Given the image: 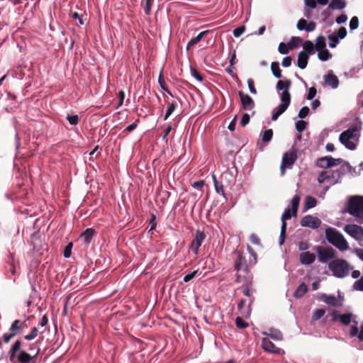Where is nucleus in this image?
<instances>
[{"instance_id":"nucleus-16","label":"nucleus","mask_w":363,"mask_h":363,"mask_svg":"<svg viewBox=\"0 0 363 363\" xmlns=\"http://www.w3.org/2000/svg\"><path fill=\"white\" fill-rule=\"evenodd\" d=\"M239 96L244 110L250 111L254 108L255 105V102L248 94H244L242 91H240Z\"/></svg>"},{"instance_id":"nucleus-9","label":"nucleus","mask_w":363,"mask_h":363,"mask_svg":"<svg viewBox=\"0 0 363 363\" xmlns=\"http://www.w3.org/2000/svg\"><path fill=\"white\" fill-rule=\"evenodd\" d=\"M297 160V150L293 146L283 155L281 164V172L284 175L286 168H291Z\"/></svg>"},{"instance_id":"nucleus-46","label":"nucleus","mask_w":363,"mask_h":363,"mask_svg":"<svg viewBox=\"0 0 363 363\" xmlns=\"http://www.w3.org/2000/svg\"><path fill=\"white\" fill-rule=\"evenodd\" d=\"M325 313V311L322 308L316 309L313 313L312 318L313 320H318L322 318Z\"/></svg>"},{"instance_id":"nucleus-10","label":"nucleus","mask_w":363,"mask_h":363,"mask_svg":"<svg viewBox=\"0 0 363 363\" xmlns=\"http://www.w3.org/2000/svg\"><path fill=\"white\" fill-rule=\"evenodd\" d=\"M301 197L299 195H295L291 200V208H286L281 216V223H286L292 216H296L297 211L299 206Z\"/></svg>"},{"instance_id":"nucleus-58","label":"nucleus","mask_w":363,"mask_h":363,"mask_svg":"<svg viewBox=\"0 0 363 363\" xmlns=\"http://www.w3.org/2000/svg\"><path fill=\"white\" fill-rule=\"evenodd\" d=\"M250 122V115L248 113H244L242 116L241 120H240V125L242 127H245L246 125H247Z\"/></svg>"},{"instance_id":"nucleus-56","label":"nucleus","mask_w":363,"mask_h":363,"mask_svg":"<svg viewBox=\"0 0 363 363\" xmlns=\"http://www.w3.org/2000/svg\"><path fill=\"white\" fill-rule=\"evenodd\" d=\"M247 85H248V87H249V89H250V91L253 94H257V89L255 86V82H254V80L252 79H247Z\"/></svg>"},{"instance_id":"nucleus-45","label":"nucleus","mask_w":363,"mask_h":363,"mask_svg":"<svg viewBox=\"0 0 363 363\" xmlns=\"http://www.w3.org/2000/svg\"><path fill=\"white\" fill-rule=\"evenodd\" d=\"M273 136V130L272 129L266 130L262 135V141L264 143L269 142Z\"/></svg>"},{"instance_id":"nucleus-38","label":"nucleus","mask_w":363,"mask_h":363,"mask_svg":"<svg viewBox=\"0 0 363 363\" xmlns=\"http://www.w3.org/2000/svg\"><path fill=\"white\" fill-rule=\"evenodd\" d=\"M69 16L73 20H78L79 23H76L78 26L84 25L86 20L84 15H80L77 12H71Z\"/></svg>"},{"instance_id":"nucleus-51","label":"nucleus","mask_w":363,"mask_h":363,"mask_svg":"<svg viewBox=\"0 0 363 363\" xmlns=\"http://www.w3.org/2000/svg\"><path fill=\"white\" fill-rule=\"evenodd\" d=\"M198 273H200V274H201V272H199V269H196V270H195V271L192 272L191 273H190V274H188L185 275V276L184 277V279H183L184 281V282H189V281H191V279H193L196 276V274H197Z\"/></svg>"},{"instance_id":"nucleus-41","label":"nucleus","mask_w":363,"mask_h":363,"mask_svg":"<svg viewBox=\"0 0 363 363\" xmlns=\"http://www.w3.org/2000/svg\"><path fill=\"white\" fill-rule=\"evenodd\" d=\"M177 107V103L175 101H172L168 104L167 108L166 110V113L164 117V120L166 121L170 115L174 112Z\"/></svg>"},{"instance_id":"nucleus-39","label":"nucleus","mask_w":363,"mask_h":363,"mask_svg":"<svg viewBox=\"0 0 363 363\" xmlns=\"http://www.w3.org/2000/svg\"><path fill=\"white\" fill-rule=\"evenodd\" d=\"M38 329L36 327H33L28 334L23 336V338L27 341H31L38 336Z\"/></svg>"},{"instance_id":"nucleus-12","label":"nucleus","mask_w":363,"mask_h":363,"mask_svg":"<svg viewBox=\"0 0 363 363\" xmlns=\"http://www.w3.org/2000/svg\"><path fill=\"white\" fill-rule=\"evenodd\" d=\"M342 162L343 160L341 158L335 159L332 157L325 156L318 158L315 164L320 168L327 169L340 164Z\"/></svg>"},{"instance_id":"nucleus-35","label":"nucleus","mask_w":363,"mask_h":363,"mask_svg":"<svg viewBox=\"0 0 363 363\" xmlns=\"http://www.w3.org/2000/svg\"><path fill=\"white\" fill-rule=\"evenodd\" d=\"M295 47V45H291V43H289L286 44L284 43H281L279 45V52L281 54L285 55L287 54L289 50H292Z\"/></svg>"},{"instance_id":"nucleus-2","label":"nucleus","mask_w":363,"mask_h":363,"mask_svg":"<svg viewBox=\"0 0 363 363\" xmlns=\"http://www.w3.org/2000/svg\"><path fill=\"white\" fill-rule=\"evenodd\" d=\"M235 255L236 257L234 259V269L237 272L235 279L236 282H252V274L250 272L246 257L243 255L242 252L239 251L237 252Z\"/></svg>"},{"instance_id":"nucleus-62","label":"nucleus","mask_w":363,"mask_h":363,"mask_svg":"<svg viewBox=\"0 0 363 363\" xmlns=\"http://www.w3.org/2000/svg\"><path fill=\"white\" fill-rule=\"evenodd\" d=\"M347 16L345 13H342L336 18V23L337 24H342V23H345L347 21Z\"/></svg>"},{"instance_id":"nucleus-47","label":"nucleus","mask_w":363,"mask_h":363,"mask_svg":"<svg viewBox=\"0 0 363 363\" xmlns=\"http://www.w3.org/2000/svg\"><path fill=\"white\" fill-rule=\"evenodd\" d=\"M66 119L68 121L69 123L72 125H76L78 124L79 121V118L77 115H67Z\"/></svg>"},{"instance_id":"nucleus-8","label":"nucleus","mask_w":363,"mask_h":363,"mask_svg":"<svg viewBox=\"0 0 363 363\" xmlns=\"http://www.w3.org/2000/svg\"><path fill=\"white\" fill-rule=\"evenodd\" d=\"M281 104H279L274 111L272 115V120L277 121L279 116L286 111L291 103V94L289 91H283L281 94Z\"/></svg>"},{"instance_id":"nucleus-33","label":"nucleus","mask_w":363,"mask_h":363,"mask_svg":"<svg viewBox=\"0 0 363 363\" xmlns=\"http://www.w3.org/2000/svg\"><path fill=\"white\" fill-rule=\"evenodd\" d=\"M20 324L21 320L16 319L11 323L9 328V331L12 333L14 335V336L22 333Z\"/></svg>"},{"instance_id":"nucleus-59","label":"nucleus","mask_w":363,"mask_h":363,"mask_svg":"<svg viewBox=\"0 0 363 363\" xmlns=\"http://www.w3.org/2000/svg\"><path fill=\"white\" fill-rule=\"evenodd\" d=\"M316 93H317L316 89L315 87H313V86L311 87L308 89V92L306 99L308 100H312L315 97Z\"/></svg>"},{"instance_id":"nucleus-24","label":"nucleus","mask_w":363,"mask_h":363,"mask_svg":"<svg viewBox=\"0 0 363 363\" xmlns=\"http://www.w3.org/2000/svg\"><path fill=\"white\" fill-rule=\"evenodd\" d=\"M262 334L269 336L271 338L277 341H279L283 339V335L281 332L274 328H270L269 333L263 332Z\"/></svg>"},{"instance_id":"nucleus-49","label":"nucleus","mask_w":363,"mask_h":363,"mask_svg":"<svg viewBox=\"0 0 363 363\" xmlns=\"http://www.w3.org/2000/svg\"><path fill=\"white\" fill-rule=\"evenodd\" d=\"M307 126V123L305 121L300 120L296 123V129L299 133L303 132Z\"/></svg>"},{"instance_id":"nucleus-3","label":"nucleus","mask_w":363,"mask_h":363,"mask_svg":"<svg viewBox=\"0 0 363 363\" xmlns=\"http://www.w3.org/2000/svg\"><path fill=\"white\" fill-rule=\"evenodd\" d=\"M353 315L351 313H347L342 315H340L337 311H334L332 313V319L333 321L340 320L343 325H349L351 322L354 324L351 326L350 330V335L351 337H357L359 340L363 341V322L361 325L360 332H359L357 327V321L352 320Z\"/></svg>"},{"instance_id":"nucleus-42","label":"nucleus","mask_w":363,"mask_h":363,"mask_svg":"<svg viewBox=\"0 0 363 363\" xmlns=\"http://www.w3.org/2000/svg\"><path fill=\"white\" fill-rule=\"evenodd\" d=\"M235 325L239 329H245L249 326V323L244 320L241 317L235 318Z\"/></svg>"},{"instance_id":"nucleus-32","label":"nucleus","mask_w":363,"mask_h":363,"mask_svg":"<svg viewBox=\"0 0 363 363\" xmlns=\"http://www.w3.org/2000/svg\"><path fill=\"white\" fill-rule=\"evenodd\" d=\"M308 291L307 285L305 283H301L296 289L294 296L296 298L302 297Z\"/></svg>"},{"instance_id":"nucleus-29","label":"nucleus","mask_w":363,"mask_h":363,"mask_svg":"<svg viewBox=\"0 0 363 363\" xmlns=\"http://www.w3.org/2000/svg\"><path fill=\"white\" fill-rule=\"evenodd\" d=\"M212 178H213V184H214V187H215V190H216V193L220 194L225 199H226L225 194V192L223 190V184H222V182H218L217 180L216 175H214V174L212 175Z\"/></svg>"},{"instance_id":"nucleus-30","label":"nucleus","mask_w":363,"mask_h":363,"mask_svg":"<svg viewBox=\"0 0 363 363\" xmlns=\"http://www.w3.org/2000/svg\"><path fill=\"white\" fill-rule=\"evenodd\" d=\"M346 6L345 0H332L329 4V8L335 10H342Z\"/></svg>"},{"instance_id":"nucleus-61","label":"nucleus","mask_w":363,"mask_h":363,"mask_svg":"<svg viewBox=\"0 0 363 363\" xmlns=\"http://www.w3.org/2000/svg\"><path fill=\"white\" fill-rule=\"evenodd\" d=\"M72 247V243L69 242L65 248L64 250V257L68 258L71 255V250Z\"/></svg>"},{"instance_id":"nucleus-48","label":"nucleus","mask_w":363,"mask_h":363,"mask_svg":"<svg viewBox=\"0 0 363 363\" xmlns=\"http://www.w3.org/2000/svg\"><path fill=\"white\" fill-rule=\"evenodd\" d=\"M335 35L339 39H343L347 36V29L345 27H340L337 30L334 32Z\"/></svg>"},{"instance_id":"nucleus-36","label":"nucleus","mask_w":363,"mask_h":363,"mask_svg":"<svg viewBox=\"0 0 363 363\" xmlns=\"http://www.w3.org/2000/svg\"><path fill=\"white\" fill-rule=\"evenodd\" d=\"M271 70L272 72L273 75L275 77L281 78L282 77L281 70L279 67V64L278 62H273L271 64Z\"/></svg>"},{"instance_id":"nucleus-4","label":"nucleus","mask_w":363,"mask_h":363,"mask_svg":"<svg viewBox=\"0 0 363 363\" xmlns=\"http://www.w3.org/2000/svg\"><path fill=\"white\" fill-rule=\"evenodd\" d=\"M329 269L337 278H344L349 275L352 269L349 263L342 259H335L328 264Z\"/></svg>"},{"instance_id":"nucleus-57","label":"nucleus","mask_w":363,"mask_h":363,"mask_svg":"<svg viewBox=\"0 0 363 363\" xmlns=\"http://www.w3.org/2000/svg\"><path fill=\"white\" fill-rule=\"evenodd\" d=\"M158 82L161 87V89L164 91H167V85L166 84L164 77L162 76V72L160 74L159 78H158Z\"/></svg>"},{"instance_id":"nucleus-50","label":"nucleus","mask_w":363,"mask_h":363,"mask_svg":"<svg viewBox=\"0 0 363 363\" xmlns=\"http://www.w3.org/2000/svg\"><path fill=\"white\" fill-rule=\"evenodd\" d=\"M359 26V18L357 16H353L350 22V28L351 30L357 29Z\"/></svg>"},{"instance_id":"nucleus-40","label":"nucleus","mask_w":363,"mask_h":363,"mask_svg":"<svg viewBox=\"0 0 363 363\" xmlns=\"http://www.w3.org/2000/svg\"><path fill=\"white\" fill-rule=\"evenodd\" d=\"M154 0H144L142 1V6H143L144 11L146 15H150L151 13L152 6Z\"/></svg>"},{"instance_id":"nucleus-52","label":"nucleus","mask_w":363,"mask_h":363,"mask_svg":"<svg viewBox=\"0 0 363 363\" xmlns=\"http://www.w3.org/2000/svg\"><path fill=\"white\" fill-rule=\"evenodd\" d=\"M353 288L357 291H363V276L354 283Z\"/></svg>"},{"instance_id":"nucleus-31","label":"nucleus","mask_w":363,"mask_h":363,"mask_svg":"<svg viewBox=\"0 0 363 363\" xmlns=\"http://www.w3.org/2000/svg\"><path fill=\"white\" fill-rule=\"evenodd\" d=\"M303 50L301 52H306L308 56L314 54L315 52V46L314 44L311 40H306L303 44Z\"/></svg>"},{"instance_id":"nucleus-22","label":"nucleus","mask_w":363,"mask_h":363,"mask_svg":"<svg viewBox=\"0 0 363 363\" xmlns=\"http://www.w3.org/2000/svg\"><path fill=\"white\" fill-rule=\"evenodd\" d=\"M323 301L328 305L335 306V307H339L342 306L341 301L338 300L335 296L333 295H328V296H324Z\"/></svg>"},{"instance_id":"nucleus-11","label":"nucleus","mask_w":363,"mask_h":363,"mask_svg":"<svg viewBox=\"0 0 363 363\" xmlns=\"http://www.w3.org/2000/svg\"><path fill=\"white\" fill-rule=\"evenodd\" d=\"M316 252L318 253V261L322 263H326L330 259H334L336 256V252L332 247L318 246L316 248Z\"/></svg>"},{"instance_id":"nucleus-63","label":"nucleus","mask_w":363,"mask_h":363,"mask_svg":"<svg viewBox=\"0 0 363 363\" xmlns=\"http://www.w3.org/2000/svg\"><path fill=\"white\" fill-rule=\"evenodd\" d=\"M327 177H328V173L325 172H322L320 173L318 177V182L320 183V184H322L325 182L327 181Z\"/></svg>"},{"instance_id":"nucleus-21","label":"nucleus","mask_w":363,"mask_h":363,"mask_svg":"<svg viewBox=\"0 0 363 363\" xmlns=\"http://www.w3.org/2000/svg\"><path fill=\"white\" fill-rule=\"evenodd\" d=\"M308 60L309 56L306 52H300L298 55L297 66L301 69H305L308 65Z\"/></svg>"},{"instance_id":"nucleus-53","label":"nucleus","mask_w":363,"mask_h":363,"mask_svg":"<svg viewBox=\"0 0 363 363\" xmlns=\"http://www.w3.org/2000/svg\"><path fill=\"white\" fill-rule=\"evenodd\" d=\"M309 108L308 106H303L298 112V117L301 118H306L309 113Z\"/></svg>"},{"instance_id":"nucleus-27","label":"nucleus","mask_w":363,"mask_h":363,"mask_svg":"<svg viewBox=\"0 0 363 363\" xmlns=\"http://www.w3.org/2000/svg\"><path fill=\"white\" fill-rule=\"evenodd\" d=\"M353 172H355L354 168H353L348 162H343L341 165L339 171L337 172V174L340 176L341 174H344L345 173H350L352 174Z\"/></svg>"},{"instance_id":"nucleus-20","label":"nucleus","mask_w":363,"mask_h":363,"mask_svg":"<svg viewBox=\"0 0 363 363\" xmlns=\"http://www.w3.org/2000/svg\"><path fill=\"white\" fill-rule=\"evenodd\" d=\"M262 346L264 350L266 352L277 353L279 350V349L275 346V345L266 337L262 338Z\"/></svg>"},{"instance_id":"nucleus-37","label":"nucleus","mask_w":363,"mask_h":363,"mask_svg":"<svg viewBox=\"0 0 363 363\" xmlns=\"http://www.w3.org/2000/svg\"><path fill=\"white\" fill-rule=\"evenodd\" d=\"M318 57L321 61H326L332 57V54L326 49L318 50Z\"/></svg>"},{"instance_id":"nucleus-18","label":"nucleus","mask_w":363,"mask_h":363,"mask_svg":"<svg viewBox=\"0 0 363 363\" xmlns=\"http://www.w3.org/2000/svg\"><path fill=\"white\" fill-rule=\"evenodd\" d=\"M324 82L326 85L330 86L333 89H336L339 85V79L332 71H330L328 74L324 76Z\"/></svg>"},{"instance_id":"nucleus-6","label":"nucleus","mask_w":363,"mask_h":363,"mask_svg":"<svg viewBox=\"0 0 363 363\" xmlns=\"http://www.w3.org/2000/svg\"><path fill=\"white\" fill-rule=\"evenodd\" d=\"M340 141L349 150H354L358 140V129L357 127H352L340 135Z\"/></svg>"},{"instance_id":"nucleus-17","label":"nucleus","mask_w":363,"mask_h":363,"mask_svg":"<svg viewBox=\"0 0 363 363\" xmlns=\"http://www.w3.org/2000/svg\"><path fill=\"white\" fill-rule=\"evenodd\" d=\"M296 28L299 30H306L307 32H312L316 28V23L313 21L307 22L304 18H301L298 21Z\"/></svg>"},{"instance_id":"nucleus-1","label":"nucleus","mask_w":363,"mask_h":363,"mask_svg":"<svg viewBox=\"0 0 363 363\" xmlns=\"http://www.w3.org/2000/svg\"><path fill=\"white\" fill-rule=\"evenodd\" d=\"M23 342L17 339L11 346L8 355L11 363H31L38 355L40 349L38 348L35 354L27 352L22 349Z\"/></svg>"},{"instance_id":"nucleus-28","label":"nucleus","mask_w":363,"mask_h":363,"mask_svg":"<svg viewBox=\"0 0 363 363\" xmlns=\"http://www.w3.org/2000/svg\"><path fill=\"white\" fill-rule=\"evenodd\" d=\"M317 205V200L315 198L311 196H307L304 201V211H307L310 208L315 207Z\"/></svg>"},{"instance_id":"nucleus-15","label":"nucleus","mask_w":363,"mask_h":363,"mask_svg":"<svg viewBox=\"0 0 363 363\" xmlns=\"http://www.w3.org/2000/svg\"><path fill=\"white\" fill-rule=\"evenodd\" d=\"M300 224L303 227H309L313 229H317L320 226L321 220L311 215H307L302 218Z\"/></svg>"},{"instance_id":"nucleus-23","label":"nucleus","mask_w":363,"mask_h":363,"mask_svg":"<svg viewBox=\"0 0 363 363\" xmlns=\"http://www.w3.org/2000/svg\"><path fill=\"white\" fill-rule=\"evenodd\" d=\"M242 294L249 297V300H250V302H249V306L252 303V302L254 301V297L252 296V293L250 290V286L252 285V282L250 283H247L246 281H242Z\"/></svg>"},{"instance_id":"nucleus-19","label":"nucleus","mask_w":363,"mask_h":363,"mask_svg":"<svg viewBox=\"0 0 363 363\" xmlns=\"http://www.w3.org/2000/svg\"><path fill=\"white\" fill-rule=\"evenodd\" d=\"M299 258L302 264L309 265L314 262L315 255L310 252H303L300 254Z\"/></svg>"},{"instance_id":"nucleus-54","label":"nucleus","mask_w":363,"mask_h":363,"mask_svg":"<svg viewBox=\"0 0 363 363\" xmlns=\"http://www.w3.org/2000/svg\"><path fill=\"white\" fill-rule=\"evenodd\" d=\"M245 31V27L244 26H240L234 29L233 35L235 38L240 37Z\"/></svg>"},{"instance_id":"nucleus-7","label":"nucleus","mask_w":363,"mask_h":363,"mask_svg":"<svg viewBox=\"0 0 363 363\" xmlns=\"http://www.w3.org/2000/svg\"><path fill=\"white\" fill-rule=\"evenodd\" d=\"M347 211L354 217L363 218V196L351 197L348 202Z\"/></svg>"},{"instance_id":"nucleus-25","label":"nucleus","mask_w":363,"mask_h":363,"mask_svg":"<svg viewBox=\"0 0 363 363\" xmlns=\"http://www.w3.org/2000/svg\"><path fill=\"white\" fill-rule=\"evenodd\" d=\"M95 233L96 232L93 228H87L81 234L80 237L84 239L85 244L89 245Z\"/></svg>"},{"instance_id":"nucleus-43","label":"nucleus","mask_w":363,"mask_h":363,"mask_svg":"<svg viewBox=\"0 0 363 363\" xmlns=\"http://www.w3.org/2000/svg\"><path fill=\"white\" fill-rule=\"evenodd\" d=\"M328 40L329 47L332 48H335L339 43V38L335 35L334 33L328 36Z\"/></svg>"},{"instance_id":"nucleus-14","label":"nucleus","mask_w":363,"mask_h":363,"mask_svg":"<svg viewBox=\"0 0 363 363\" xmlns=\"http://www.w3.org/2000/svg\"><path fill=\"white\" fill-rule=\"evenodd\" d=\"M344 230L355 240H363V228L362 226L354 224H348L345 226Z\"/></svg>"},{"instance_id":"nucleus-13","label":"nucleus","mask_w":363,"mask_h":363,"mask_svg":"<svg viewBox=\"0 0 363 363\" xmlns=\"http://www.w3.org/2000/svg\"><path fill=\"white\" fill-rule=\"evenodd\" d=\"M205 238L206 234L204 232L200 230H197L195 234V237L189 245V248L193 251L195 255H198L199 247L201 246Z\"/></svg>"},{"instance_id":"nucleus-5","label":"nucleus","mask_w":363,"mask_h":363,"mask_svg":"<svg viewBox=\"0 0 363 363\" xmlns=\"http://www.w3.org/2000/svg\"><path fill=\"white\" fill-rule=\"evenodd\" d=\"M328 241L340 250L348 249V244L343 235L335 228H328L325 230Z\"/></svg>"},{"instance_id":"nucleus-64","label":"nucleus","mask_w":363,"mask_h":363,"mask_svg":"<svg viewBox=\"0 0 363 363\" xmlns=\"http://www.w3.org/2000/svg\"><path fill=\"white\" fill-rule=\"evenodd\" d=\"M291 57L290 56L285 57L282 60V66L284 67H288L291 64Z\"/></svg>"},{"instance_id":"nucleus-60","label":"nucleus","mask_w":363,"mask_h":363,"mask_svg":"<svg viewBox=\"0 0 363 363\" xmlns=\"http://www.w3.org/2000/svg\"><path fill=\"white\" fill-rule=\"evenodd\" d=\"M192 75L199 82H202L203 80V76L196 69L191 68V69Z\"/></svg>"},{"instance_id":"nucleus-55","label":"nucleus","mask_w":363,"mask_h":363,"mask_svg":"<svg viewBox=\"0 0 363 363\" xmlns=\"http://www.w3.org/2000/svg\"><path fill=\"white\" fill-rule=\"evenodd\" d=\"M14 337V335L9 331V333H6L3 335L1 340L4 343L7 344Z\"/></svg>"},{"instance_id":"nucleus-26","label":"nucleus","mask_w":363,"mask_h":363,"mask_svg":"<svg viewBox=\"0 0 363 363\" xmlns=\"http://www.w3.org/2000/svg\"><path fill=\"white\" fill-rule=\"evenodd\" d=\"M208 33L209 30H204L201 32L197 36L192 38L187 44V49H189V47H192L196 45L198 43H199L201 40V39L203 37H205Z\"/></svg>"},{"instance_id":"nucleus-34","label":"nucleus","mask_w":363,"mask_h":363,"mask_svg":"<svg viewBox=\"0 0 363 363\" xmlns=\"http://www.w3.org/2000/svg\"><path fill=\"white\" fill-rule=\"evenodd\" d=\"M315 49L318 51L326 48L325 38L323 35H319L315 40Z\"/></svg>"},{"instance_id":"nucleus-44","label":"nucleus","mask_w":363,"mask_h":363,"mask_svg":"<svg viewBox=\"0 0 363 363\" xmlns=\"http://www.w3.org/2000/svg\"><path fill=\"white\" fill-rule=\"evenodd\" d=\"M286 223H281V233L279 236V244L283 245L285 240L286 234Z\"/></svg>"}]
</instances>
